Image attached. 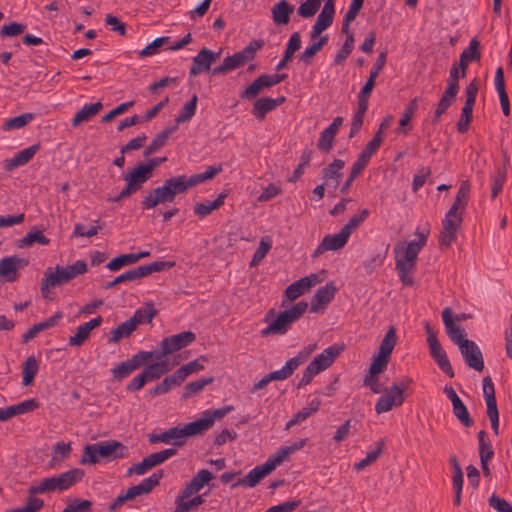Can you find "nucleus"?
Returning <instances> with one entry per match:
<instances>
[{
	"label": "nucleus",
	"instance_id": "nucleus-33",
	"mask_svg": "<svg viewBox=\"0 0 512 512\" xmlns=\"http://www.w3.org/2000/svg\"><path fill=\"white\" fill-rule=\"evenodd\" d=\"M270 472L266 469V467L262 465H258L250 470L246 476L239 479V481L232 485L233 488L237 486L255 487L264 477H266Z\"/></svg>",
	"mask_w": 512,
	"mask_h": 512
},
{
	"label": "nucleus",
	"instance_id": "nucleus-10",
	"mask_svg": "<svg viewBox=\"0 0 512 512\" xmlns=\"http://www.w3.org/2000/svg\"><path fill=\"white\" fill-rule=\"evenodd\" d=\"M483 396L487 406V416L490 419L491 427L495 435L499 434V411L495 397V388L490 376L482 380Z\"/></svg>",
	"mask_w": 512,
	"mask_h": 512
},
{
	"label": "nucleus",
	"instance_id": "nucleus-17",
	"mask_svg": "<svg viewBox=\"0 0 512 512\" xmlns=\"http://www.w3.org/2000/svg\"><path fill=\"white\" fill-rule=\"evenodd\" d=\"M334 3L335 0H326L310 33L311 39H316L324 30L331 26L335 13Z\"/></svg>",
	"mask_w": 512,
	"mask_h": 512
},
{
	"label": "nucleus",
	"instance_id": "nucleus-6",
	"mask_svg": "<svg viewBox=\"0 0 512 512\" xmlns=\"http://www.w3.org/2000/svg\"><path fill=\"white\" fill-rule=\"evenodd\" d=\"M308 309V303L300 301L292 308L284 310L279 313L276 319L269 323V325L261 331L262 337L269 335H283L285 334L292 323L302 317Z\"/></svg>",
	"mask_w": 512,
	"mask_h": 512
},
{
	"label": "nucleus",
	"instance_id": "nucleus-64",
	"mask_svg": "<svg viewBox=\"0 0 512 512\" xmlns=\"http://www.w3.org/2000/svg\"><path fill=\"white\" fill-rule=\"evenodd\" d=\"M321 0H306L298 8V14L303 18L314 16L319 10Z\"/></svg>",
	"mask_w": 512,
	"mask_h": 512
},
{
	"label": "nucleus",
	"instance_id": "nucleus-42",
	"mask_svg": "<svg viewBox=\"0 0 512 512\" xmlns=\"http://www.w3.org/2000/svg\"><path fill=\"white\" fill-rule=\"evenodd\" d=\"M226 198V194L220 193L214 201H207L205 203H197L194 207V213L200 218L210 215L214 210L219 209Z\"/></svg>",
	"mask_w": 512,
	"mask_h": 512
},
{
	"label": "nucleus",
	"instance_id": "nucleus-32",
	"mask_svg": "<svg viewBox=\"0 0 512 512\" xmlns=\"http://www.w3.org/2000/svg\"><path fill=\"white\" fill-rule=\"evenodd\" d=\"M293 11L294 6L292 4L287 0H281L272 7V19L276 25H287Z\"/></svg>",
	"mask_w": 512,
	"mask_h": 512
},
{
	"label": "nucleus",
	"instance_id": "nucleus-63",
	"mask_svg": "<svg viewBox=\"0 0 512 512\" xmlns=\"http://www.w3.org/2000/svg\"><path fill=\"white\" fill-rule=\"evenodd\" d=\"M92 502L90 500L72 499L64 508L63 512H91Z\"/></svg>",
	"mask_w": 512,
	"mask_h": 512
},
{
	"label": "nucleus",
	"instance_id": "nucleus-19",
	"mask_svg": "<svg viewBox=\"0 0 512 512\" xmlns=\"http://www.w3.org/2000/svg\"><path fill=\"white\" fill-rule=\"evenodd\" d=\"M348 239L349 237L342 230H340V232L337 234H328L324 236L321 243L313 252L312 258H318L326 251H336L343 248L346 245Z\"/></svg>",
	"mask_w": 512,
	"mask_h": 512
},
{
	"label": "nucleus",
	"instance_id": "nucleus-36",
	"mask_svg": "<svg viewBox=\"0 0 512 512\" xmlns=\"http://www.w3.org/2000/svg\"><path fill=\"white\" fill-rule=\"evenodd\" d=\"M396 260V270L398 272L399 278L404 286H412L414 284L413 277L411 274L416 269V262L407 261L398 256H395Z\"/></svg>",
	"mask_w": 512,
	"mask_h": 512
},
{
	"label": "nucleus",
	"instance_id": "nucleus-35",
	"mask_svg": "<svg viewBox=\"0 0 512 512\" xmlns=\"http://www.w3.org/2000/svg\"><path fill=\"white\" fill-rule=\"evenodd\" d=\"M149 441L151 443H173L175 446H182L184 444V440L181 435L180 426L172 427L160 434H152L149 436Z\"/></svg>",
	"mask_w": 512,
	"mask_h": 512
},
{
	"label": "nucleus",
	"instance_id": "nucleus-62",
	"mask_svg": "<svg viewBox=\"0 0 512 512\" xmlns=\"http://www.w3.org/2000/svg\"><path fill=\"white\" fill-rule=\"evenodd\" d=\"M170 40V37L164 36L156 38L152 43L147 45L144 49H142L139 52V56L141 58L149 57L157 54L159 52V49L164 45L167 44Z\"/></svg>",
	"mask_w": 512,
	"mask_h": 512
},
{
	"label": "nucleus",
	"instance_id": "nucleus-49",
	"mask_svg": "<svg viewBox=\"0 0 512 512\" xmlns=\"http://www.w3.org/2000/svg\"><path fill=\"white\" fill-rule=\"evenodd\" d=\"M175 263L170 261H155L153 263L137 267L140 278L146 277L154 272H160L174 267Z\"/></svg>",
	"mask_w": 512,
	"mask_h": 512
},
{
	"label": "nucleus",
	"instance_id": "nucleus-16",
	"mask_svg": "<svg viewBox=\"0 0 512 512\" xmlns=\"http://www.w3.org/2000/svg\"><path fill=\"white\" fill-rule=\"evenodd\" d=\"M336 292L337 287L332 281L319 288L311 299L310 312H323L328 304L333 300Z\"/></svg>",
	"mask_w": 512,
	"mask_h": 512
},
{
	"label": "nucleus",
	"instance_id": "nucleus-50",
	"mask_svg": "<svg viewBox=\"0 0 512 512\" xmlns=\"http://www.w3.org/2000/svg\"><path fill=\"white\" fill-rule=\"evenodd\" d=\"M297 363V360L289 359L280 370L270 372L267 375L271 381L285 380L297 369Z\"/></svg>",
	"mask_w": 512,
	"mask_h": 512
},
{
	"label": "nucleus",
	"instance_id": "nucleus-29",
	"mask_svg": "<svg viewBox=\"0 0 512 512\" xmlns=\"http://www.w3.org/2000/svg\"><path fill=\"white\" fill-rule=\"evenodd\" d=\"M344 166L345 162L343 160L335 159L331 164L323 169V180L327 187L333 188L334 191L338 188L342 177L341 170Z\"/></svg>",
	"mask_w": 512,
	"mask_h": 512
},
{
	"label": "nucleus",
	"instance_id": "nucleus-31",
	"mask_svg": "<svg viewBox=\"0 0 512 512\" xmlns=\"http://www.w3.org/2000/svg\"><path fill=\"white\" fill-rule=\"evenodd\" d=\"M39 144H34L18 152L13 158L5 161V169L11 171L19 166L27 164L33 156L38 152Z\"/></svg>",
	"mask_w": 512,
	"mask_h": 512
},
{
	"label": "nucleus",
	"instance_id": "nucleus-39",
	"mask_svg": "<svg viewBox=\"0 0 512 512\" xmlns=\"http://www.w3.org/2000/svg\"><path fill=\"white\" fill-rule=\"evenodd\" d=\"M102 107V103L99 101L83 106L82 109H80L72 119L73 127H77L80 124L89 121L92 117L100 112Z\"/></svg>",
	"mask_w": 512,
	"mask_h": 512
},
{
	"label": "nucleus",
	"instance_id": "nucleus-25",
	"mask_svg": "<svg viewBox=\"0 0 512 512\" xmlns=\"http://www.w3.org/2000/svg\"><path fill=\"white\" fill-rule=\"evenodd\" d=\"M163 477L162 471L154 472L148 478H145L138 485L130 487L126 494L129 500L135 499L137 496L148 494L155 486L159 484L160 479Z\"/></svg>",
	"mask_w": 512,
	"mask_h": 512
},
{
	"label": "nucleus",
	"instance_id": "nucleus-12",
	"mask_svg": "<svg viewBox=\"0 0 512 512\" xmlns=\"http://www.w3.org/2000/svg\"><path fill=\"white\" fill-rule=\"evenodd\" d=\"M459 351L466 365L475 371L482 372L484 369V359L478 345L473 340H465L459 345Z\"/></svg>",
	"mask_w": 512,
	"mask_h": 512
},
{
	"label": "nucleus",
	"instance_id": "nucleus-54",
	"mask_svg": "<svg viewBox=\"0 0 512 512\" xmlns=\"http://www.w3.org/2000/svg\"><path fill=\"white\" fill-rule=\"evenodd\" d=\"M157 310L152 303H147L143 309H137L131 318H136L137 326L143 322L151 323Z\"/></svg>",
	"mask_w": 512,
	"mask_h": 512
},
{
	"label": "nucleus",
	"instance_id": "nucleus-61",
	"mask_svg": "<svg viewBox=\"0 0 512 512\" xmlns=\"http://www.w3.org/2000/svg\"><path fill=\"white\" fill-rule=\"evenodd\" d=\"M97 451V446L95 444H87L84 447V452L79 463L81 465L99 463L101 460Z\"/></svg>",
	"mask_w": 512,
	"mask_h": 512
},
{
	"label": "nucleus",
	"instance_id": "nucleus-47",
	"mask_svg": "<svg viewBox=\"0 0 512 512\" xmlns=\"http://www.w3.org/2000/svg\"><path fill=\"white\" fill-rule=\"evenodd\" d=\"M39 364L34 356H29L23 364V385L29 386L33 383L38 372Z\"/></svg>",
	"mask_w": 512,
	"mask_h": 512
},
{
	"label": "nucleus",
	"instance_id": "nucleus-55",
	"mask_svg": "<svg viewBox=\"0 0 512 512\" xmlns=\"http://www.w3.org/2000/svg\"><path fill=\"white\" fill-rule=\"evenodd\" d=\"M337 133L332 131V129L326 128L320 134L317 147L324 153H328L331 151L334 143V139Z\"/></svg>",
	"mask_w": 512,
	"mask_h": 512
},
{
	"label": "nucleus",
	"instance_id": "nucleus-14",
	"mask_svg": "<svg viewBox=\"0 0 512 512\" xmlns=\"http://www.w3.org/2000/svg\"><path fill=\"white\" fill-rule=\"evenodd\" d=\"M415 235L417 236V240L409 242L406 247L401 250L397 247L394 249L396 256L409 262H416L419 252L426 245L429 230L419 231L417 229Z\"/></svg>",
	"mask_w": 512,
	"mask_h": 512
},
{
	"label": "nucleus",
	"instance_id": "nucleus-18",
	"mask_svg": "<svg viewBox=\"0 0 512 512\" xmlns=\"http://www.w3.org/2000/svg\"><path fill=\"white\" fill-rule=\"evenodd\" d=\"M318 282V276L316 274H310L289 285L284 291V296L288 301H294L309 291Z\"/></svg>",
	"mask_w": 512,
	"mask_h": 512
},
{
	"label": "nucleus",
	"instance_id": "nucleus-11",
	"mask_svg": "<svg viewBox=\"0 0 512 512\" xmlns=\"http://www.w3.org/2000/svg\"><path fill=\"white\" fill-rule=\"evenodd\" d=\"M29 261L16 255L0 260V282H14L19 278V270L25 268Z\"/></svg>",
	"mask_w": 512,
	"mask_h": 512
},
{
	"label": "nucleus",
	"instance_id": "nucleus-51",
	"mask_svg": "<svg viewBox=\"0 0 512 512\" xmlns=\"http://www.w3.org/2000/svg\"><path fill=\"white\" fill-rule=\"evenodd\" d=\"M34 119V114L24 113L19 116L7 119L3 125L4 130L20 129L26 126Z\"/></svg>",
	"mask_w": 512,
	"mask_h": 512
},
{
	"label": "nucleus",
	"instance_id": "nucleus-59",
	"mask_svg": "<svg viewBox=\"0 0 512 512\" xmlns=\"http://www.w3.org/2000/svg\"><path fill=\"white\" fill-rule=\"evenodd\" d=\"M354 48V36L353 34H348L346 36V40L341 47V49L337 52L334 58V63L336 65L341 64L353 51Z\"/></svg>",
	"mask_w": 512,
	"mask_h": 512
},
{
	"label": "nucleus",
	"instance_id": "nucleus-37",
	"mask_svg": "<svg viewBox=\"0 0 512 512\" xmlns=\"http://www.w3.org/2000/svg\"><path fill=\"white\" fill-rule=\"evenodd\" d=\"M62 316L63 315L61 312H57L49 319L33 325L26 331V333L23 334V341L27 342L35 338L40 332L54 327L55 325H57L58 321L62 318Z\"/></svg>",
	"mask_w": 512,
	"mask_h": 512
},
{
	"label": "nucleus",
	"instance_id": "nucleus-60",
	"mask_svg": "<svg viewBox=\"0 0 512 512\" xmlns=\"http://www.w3.org/2000/svg\"><path fill=\"white\" fill-rule=\"evenodd\" d=\"M136 263L134 259V253L122 254L112 259L108 264L107 268L111 271H118L122 267L132 265Z\"/></svg>",
	"mask_w": 512,
	"mask_h": 512
},
{
	"label": "nucleus",
	"instance_id": "nucleus-45",
	"mask_svg": "<svg viewBox=\"0 0 512 512\" xmlns=\"http://www.w3.org/2000/svg\"><path fill=\"white\" fill-rule=\"evenodd\" d=\"M71 453V443L57 442L52 449V458L50 467L55 468L59 466Z\"/></svg>",
	"mask_w": 512,
	"mask_h": 512
},
{
	"label": "nucleus",
	"instance_id": "nucleus-22",
	"mask_svg": "<svg viewBox=\"0 0 512 512\" xmlns=\"http://www.w3.org/2000/svg\"><path fill=\"white\" fill-rule=\"evenodd\" d=\"M169 192L165 185L158 186L151 191H149L141 202V207L143 210H149L155 208L160 204L173 202L171 197L169 196Z\"/></svg>",
	"mask_w": 512,
	"mask_h": 512
},
{
	"label": "nucleus",
	"instance_id": "nucleus-8",
	"mask_svg": "<svg viewBox=\"0 0 512 512\" xmlns=\"http://www.w3.org/2000/svg\"><path fill=\"white\" fill-rule=\"evenodd\" d=\"M427 333V343L431 357L435 360L439 368L450 378L454 377V370L450 364L445 350L442 348L437 335L428 322L424 324Z\"/></svg>",
	"mask_w": 512,
	"mask_h": 512
},
{
	"label": "nucleus",
	"instance_id": "nucleus-58",
	"mask_svg": "<svg viewBox=\"0 0 512 512\" xmlns=\"http://www.w3.org/2000/svg\"><path fill=\"white\" fill-rule=\"evenodd\" d=\"M369 211L367 209L361 210L358 214L353 215L348 223L342 227V231L350 237L352 232L357 229L360 224L365 220V218L368 216Z\"/></svg>",
	"mask_w": 512,
	"mask_h": 512
},
{
	"label": "nucleus",
	"instance_id": "nucleus-38",
	"mask_svg": "<svg viewBox=\"0 0 512 512\" xmlns=\"http://www.w3.org/2000/svg\"><path fill=\"white\" fill-rule=\"evenodd\" d=\"M209 428H211V421L210 419H206V417L203 415L202 418L187 423L183 427L180 426L181 435L183 440L188 436H195L198 434H202L203 432L207 431Z\"/></svg>",
	"mask_w": 512,
	"mask_h": 512
},
{
	"label": "nucleus",
	"instance_id": "nucleus-13",
	"mask_svg": "<svg viewBox=\"0 0 512 512\" xmlns=\"http://www.w3.org/2000/svg\"><path fill=\"white\" fill-rule=\"evenodd\" d=\"M396 343V328L394 326H390L380 343L378 354L373 357L372 363L387 368L392 351L396 346Z\"/></svg>",
	"mask_w": 512,
	"mask_h": 512
},
{
	"label": "nucleus",
	"instance_id": "nucleus-53",
	"mask_svg": "<svg viewBox=\"0 0 512 512\" xmlns=\"http://www.w3.org/2000/svg\"><path fill=\"white\" fill-rule=\"evenodd\" d=\"M43 507L44 501L42 499L29 494L23 507L8 509L5 512H39Z\"/></svg>",
	"mask_w": 512,
	"mask_h": 512
},
{
	"label": "nucleus",
	"instance_id": "nucleus-46",
	"mask_svg": "<svg viewBox=\"0 0 512 512\" xmlns=\"http://www.w3.org/2000/svg\"><path fill=\"white\" fill-rule=\"evenodd\" d=\"M34 243L48 245L50 243V239L47 238L41 230L32 229L25 237L18 240L17 245L19 248H26L32 246Z\"/></svg>",
	"mask_w": 512,
	"mask_h": 512
},
{
	"label": "nucleus",
	"instance_id": "nucleus-20",
	"mask_svg": "<svg viewBox=\"0 0 512 512\" xmlns=\"http://www.w3.org/2000/svg\"><path fill=\"white\" fill-rule=\"evenodd\" d=\"M442 319L446 333L454 344H456L459 347L461 342L468 340L467 338H465V330L460 325H457L455 323L451 308L447 307L442 311Z\"/></svg>",
	"mask_w": 512,
	"mask_h": 512
},
{
	"label": "nucleus",
	"instance_id": "nucleus-57",
	"mask_svg": "<svg viewBox=\"0 0 512 512\" xmlns=\"http://www.w3.org/2000/svg\"><path fill=\"white\" fill-rule=\"evenodd\" d=\"M212 382H213V378L207 377V378L198 379L196 381L188 383L185 386V391H184L183 397L189 398V397L199 393L200 391H202L204 389V387L206 385H209Z\"/></svg>",
	"mask_w": 512,
	"mask_h": 512
},
{
	"label": "nucleus",
	"instance_id": "nucleus-41",
	"mask_svg": "<svg viewBox=\"0 0 512 512\" xmlns=\"http://www.w3.org/2000/svg\"><path fill=\"white\" fill-rule=\"evenodd\" d=\"M137 328L136 318H130L112 330L109 343H118L122 338L130 336Z\"/></svg>",
	"mask_w": 512,
	"mask_h": 512
},
{
	"label": "nucleus",
	"instance_id": "nucleus-56",
	"mask_svg": "<svg viewBox=\"0 0 512 512\" xmlns=\"http://www.w3.org/2000/svg\"><path fill=\"white\" fill-rule=\"evenodd\" d=\"M453 414L456 417V419L464 426V427H471L474 424L473 419L471 418L469 411L463 401L461 403H458L454 407H452Z\"/></svg>",
	"mask_w": 512,
	"mask_h": 512
},
{
	"label": "nucleus",
	"instance_id": "nucleus-5",
	"mask_svg": "<svg viewBox=\"0 0 512 512\" xmlns=\"http://www.w3.org/2000/svg\"><path fill=\"white\" fill-rule=\"evenodd\" d=\"M221 171V166H209L207 170L203 173L194 174L189 177H187L186 175H178L166 179L163 184L165 185L166 189L170 191L169 196L174 201L176 195L186 193L188 189L193 188L200 183L212 179Z\"/></svg>",
	"mask_w": 512,
	"mask_h": 512
},
{
	"label": "nucleus",
	"instance_id": "nucleus-24",
	"mask_svg": "<svg viewBox=\"0 0 512 512\" xmlns=\"http://www.w3.org/2000/svg\"><path fill=\"white\" fill-rule=\"evenodd\" d=\"M343 351V345L334 344L326 348L310 362L320 372L330 367Z\"/></svg>",
	"mask_w": 512,
	"mask_h": 512
},
{
	"label": "nucleus",
	"instance_id": "nucleus-26",
	"mask_svg": "<svg viewBox=\"0 0 512 512\" xmlns=\"http://www.w3.org/2000/svg\"><path fill=\"white\" fill-rule=\"evenodd\" d=\"M102 322L103 318L101 316H97L96 318L78 326L75 335L69 337V345L75 347L81 346L89 338L91 331L99 327Z\"/></svg>",
	"mask_w": 512,
	"mask_h": 512
},
{
	"label": "nucleus",
	"instance_id": "nucleus-30",
	"mask_svg": "<svg viewBox=\"0 0 512 512\" xmlns=\"http://www.w3.org/2000/svg\"><path fill=\"white\" fill-rule=\"evenodd\" d=\"M213 475L210 471L206 469L200 470L192 480L186 484L185 488L182 491L181 499H185L200 491L205 484H207Z\"/></svg>",
	"mask_w": 512,
	"mask_h": 512
},
{
	"label": "nucleus",
	"instance_id": "nucleus-1",
	"mask_svg": "<svg viewBox=\"0 0 512 512\" xmlns=\"http://www.w3.org/2000/svg\"><path fill=\"white\" fill-rule=\"evenodd\" d=\"M470 197V183L468 180L461 182L456 198L445 214L442 221V230L438 237L441 248H448L456 240V233L463 221V213Z\"/></svg>",
	"mask_w": 512,
	"mask_h": 512
},
{
	"label": "nucleus",
	"instance_id": "nucleus-28",
	"mask_svg": "<svg viewBox=\"0 0 512 512\" xmlns=\"http://www.w3.org/2000/svg\"><path fill=\"white\" fill-rule=\"evenodd\" d=\"M100 460L102 458L114 460L125 456L126 447L118 441H105L95 443Z\"/></svg>",
	"mask_w": 512,
	"mask_h": 512
},
{
	"label": "nucleus",
	"instance_id": "nucleus-9",
	"mask_svg": "<svg viewBox=\"0 0 512 512\" xmlns=\"http://www.w3.org/2000/svg\"><path fill=\"white\" fill-rule=\"evenodd\" d=\"M195 339L196 335L191 331H184L166 337L161 341V351L155 355V358L162 359L163 357L190 345L195 341Z\"/></svg>",
	"mask_w": 512,
	"mask_h": 512
},
{
	"label": "nucleus",
	"instance_id": "nucleus-52",
	"mask_svg": "<svg viewBox=\"0 0 512 512\" xmlns=\"http://www.w3.org/2000/svg\"><path fill=\"white\" fill-rule=\"evenodd\" d=\"M272 247V242L269 237H263L260 240L259 246L257 250L254 252L252 260L250 262V267H256L259 263L265 258L267 253Z\"/></svg>",
	"mask_w": 512,
	"mask_h": 512
},
{
	"label": "nucleus",
	"instance_id": "nucleus-4",
	"mask_svg": "<svg viewBox=\"0 0 512 512\" xmlns=\"http://www.w3.org/2000/svg\"><path fill=\"white\" fill-rule=\"evenodd\" d=\"M221 171V166H209L207 170L203 173L194 174L189 177H187L186 175H178L166 179L163 184L165 185L166 189L170 191L169 196L174 201L176 195L186 193L188 189L193 188L200 183L212 179Z\"/></svg>",
	"mask_w": 512,
	"mask_h": 512
},
{
	"label": "nucleus",
	"instance_id": "nucleus-7",
	"mask_svg": "<svg viewBox=\"0 0 512 512\" xmlns=\"http://www.w3.org/2000/svg\"><path fill=\"white\" fill-rule=\"evenodd\" d=\"M261 47L258 41L250 42L243 50L224 58L223 63L212 69V75H224L235 70L255 57L256 51Z\"/></svg>",
	"mask_w": 512,
	"mask_h": 512
},
{
	"label": "nucleus",
	"instance_id": "nucleus-40",
	"mask_svg": "<svg viewBox=\"0 0 512 512\" xmlns=\"http://www.w3.org/2000/svg\"><path fill=\"white\" fill-rule=\"evenodd\" d=\"M275 110V102L270 97L257 99L252 107V115L259 121H263L266 115Z\"/></svg>",
	"mask_w": 512,
	"mask_h": 512
},
{
	"label": "nucleus",
	"instance_id": "nucleus-23",
	"mask_svg": "<svg viewBox=\"0 0 512 512\" xmlns=\"http://www.w3.org/2000/svg\"><path fill=\"white\" fill-rule=\"evenodd\" d=\"M166 160V157L151 158L147 163L137 164L130 173L143 186L151 178L153 170Z\"/></svg>",
	"mask_w": 512,
	"mask_h": 512
},
{
	"label": "nucleus",
	"instance_id": "nucleus-3",
	"mask_svg": "<svg viewBox=\"0 0 512 512\" xmlns=\"http://www.w3.org/2000/svg\"><path fill=\"white\" fill-rule=\"evenodd\" d=\"M85 475L83 469L72 468L59 475L44 478L38 485L30 486L28 494H44L54 491H64L80 482Z\"/></svg>",
	"mask_w": 512,
	"mask_h": 512
},
{
	"label": "nucleus",
	"instance_id": "nucleus-15",
	"mask_svg": "<svg viewBox=\"0 0 512 512\" xmlns=\"http://www.w3.org/2000/svg\"><path fill=\"white\" fill-rule=\"evenodd\" d=\"M415 235L417 236V240L409 242L406 247L401 250L397 247L394 249L396 256L409 262H416L419 252L426 245L429 230L419 231L417 229Z\"/></svg>",
	"mask_w": 512,
	"mask_h": 512
},
{
	"label": "nucleus",
	"instance_id": "nucleus-27",
	"mask_svg": "<svg viewBox=\"0 0 512 512\" xmlns=\"http://www.w3.org/2000/svg\"><path fill=\"white\" fill-rule=\"evenodd\" d=\"M404 395H400L399 391L393 392L391 388L384 390V394L378 399L375 405L377 414L390 411L394 406H401L404 402Z\"/></svg>",
	"mask_w": 512,
	"mask_h": 512
},
{
	"label": "nucleus",
	"instance_id": "nucleus-44",
	"mask_svg": "<svg viewBox=\"0 0 512 512\" xmlns=\"http://www.w3.org/2000/svg\"><path fill=\"white\" fill-rule=\"evenodd\" d=\"M458 91L446 88L434 113L433 123H437L442 114L455 102Z\"/></svg>",
	"mask_w": 512,
	"mask_h": 512
},
{
	"label": "nucleus",
	"instance_id": "nucleus-2",
	"mask_svg": "<svg viewBox=\"0 0 512 512\" xmlns=\"http://www.w3.org/2000/svg\"><path fill=\"white\" fill-rule=\"evenodd\" d=\"M86 272L87 263L85 260H77L72 265L65 267L57 265L54 271L51 268H48L45 271L44 277L41 281L40 290L43 298L50 299L51 288L66 284L73 278Z\"/></svg>",
	"mask_w": 512,
	"mask_h": 512
},
{
	"label": "nucleus",
	"instance_id": "nucleus-48",
	"mask_svg": "<svg viewBox=\"0 0 512 512\" xmlns=\"http://www.w3.org/2000/svg\"><path fill=\"white\" fill-rule=\"evenodd\" d=\"M197 101L198 97L196 94H194L190 101L182 107V109L175 118L177 126L181 123H185L191 120V118L195 115L196 112Z\"/></svg>",
	"mask_w": 512,
	"mask_h": 512
},
{
	"label": "nucleus",
	"instance_id": "nucleus-34",
	"mask_svg": "<svg viewBox=\"0 0 512 512\" xmlns=\"http://www.w3.org/2000/svg\"><path fill=\"white\" fill-rule=\"evenodd\" d=\"M386 367L371 363L367 374L364 377L363 385L368 387L373 393H381L384 391L379 382V375L384 372Z\"/></svg>",
	"mask_w": 512,
	"mask_h": 512
},
{
	"label": "nucleus",
	"instance_id": "nucleus-43",
	"mask_svg": "<svg viewBox=\"0 0 512 512\" xmlns=\"http://www.w3.org/2000/svg\"><path fill=\"white\" fill-rule=\"evenodd\" d=\"M124 180L127 183L126 187L117 196L108 198V201L119 202L128 198L142 188V185L131 175L130 172L124 176Z\"/></svg>",
	"mask_w": 512,
	"mask_h": 512
},
{
	"label": "nucleus",
	"instance_id": "nucleus-21",
	"mask_svg": "<svg viewBox=\"0 0 512 512\" xmlns=\"http://www.w3.org/2000/svg\"><path fill=\"white\" fill-rule=\"evenodd\" d=\"M218 57L219 53H213L208 48H202L193 58V64L189 72L190 76H197L202 72L209 71Z\"/></svg>",
	"mask_w": 512,
	"mask_h": 512
}]
</instances>
